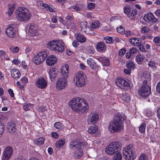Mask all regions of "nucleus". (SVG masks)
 Instances as JSON below:
<instances>
[{
  "instance_id": "nucleus-1",
  "label": "nucleus",
  "mask_w": 160,
  "mask_h": 160,
  "mask_svg": "<svg viewBox=\"0 0 160 160\" xmlns=\"http://www.w3.org/2000/svg\"><path fill=\"white\" fill-rule=\"evenodd\" d=\"M69 104L73 111L80 114L86 113L89 110L87 101L80 98H73L69 102Z\"/></svg>"
},
{
  "instance_id": "nucleus-2",
  "label": "nucleus",
  "mask_w": 160,
  "mask_h": 160,
  "mask_svg": "<svg viewBox=\"0 0 160 160\" xmlns=\"http://www.w3.org/2000/svg\"><path fill=\"white\" fill-rule=\"evenodd\" d=\"M124 120V116L120 114L115 115L113 119L108 124V129L111 133L120 132L124 129L122 122Z\"/></svg>"
},
{
  "instance_id": "nucleus-3",
  "label": "nucleus",
  "mask_w": 160,
  "mask_h": 160,
  "mask_svg": "<svg viewBox=\"0 0 160 160\" xmlns=\"http://www.w3.org/2000/svg\"><path fill=\"white\" fill-rule=\"evenodd\" d=\"M16 16L21 21H25L29 20L31 15L28 9L24 7H18L15 10Z\"/></svg>"
},
{
  "instance_id": "nucleus-4",
  "label": "nucleus",
  "mask_w": 160,
  "mask_h": 160,
  "mask_svg": "<svg viewBox=\"0 0 160 160\" xmlns=\"http://www.w3.org/2000/svg\"><path fill=\"white\" fill-rule=\"evenodd\" d=\"M47 46L50 49L56 52H62L64 50V43L61 40H53L49 42Z\"/></svg>"
},
{
  "instance_id": "nucleus-5",
  "label": "nucleus",
  "mask_w": 160,
  "mask_h": 160,
  "mask_svg": "<svg viewBox=\"0 0 160 160\" xmlns=\"http://www.w3.org/2000/svg\"><path fill=\"white\" fill-rule=\"evenodd\" d=\"M123 153L126 160H134L136 158V150L132 144L126 146L123 150Z\"/></svg>"
},
{
  "instance_id": "nucleus-6",
  "label": "nucleus",
  "mask_w": 160,
  "mask_h": 160,
  "mask_svg": "<svg viewBox=\"0 0 160 160\" xmlns=\"http://www.w3.org/2000/svg\"><path fill=\"white\" fill-rule=\"evenodd\" d=\"M83 142L80 141L71 142L69 144L71 148H76V150L74 153V156L77 158H80L83 155L82 148L83 147Z\"/></svg>"
},
{
  "instance_id": "nucleus-7",
  "label": "nucleus",
  "mask_w": 160,
  "mask_h": 160,
  "mask_svg": "<svg viewBox=\"0 0 160 160\" xmlns=\"http://www.w3.org/2000/svg\"><path fill=\"white\" fill-rule=\"evenodd\" d=\"M87 81L86 76L82 72H77L74 79V81L76 85L80 88L84 86Z\"/></svg>"
},
{
  "instance_id": "nucleus-8",
  "label": "nucleus",
  "mask_w": 160,
  "mask_h": 160,
  "mask_svg": "<svg viewBox=\"0 0 160 160\" xmlns=\"http://www.w3.org/2000/svg\"><path fill=\"white\" fill-rule=\"evenodd\" d=\"M121 144L119 142H112L106 148V152L109 155H113L121 150Z\"/></svg>"
},
{
  "instance_id": "nucleus-9",
  "label": "nucleus",
  "mask_w": 160,
  "mask_h": 160,
  "mask_svg": "<svg viewBox=\"0 0 160 160\" xmlns=\"http://www.w3.org/2000/svg\"><path fill=\"white\" fill-rule=\"evenodd\" d=\"M48 55V51L43 50L33 57V61L35 64L39 65L44 61Z\"/></svg>"
},
{
  "instance_id": "nucleus-10",
  "label": "nucleus",
  "mask_w": 160,
  "mask_h": 160,
  "mask_svg": "<svg viewBox=\"0 0 160 160\" xmlns=\"http://www.w3.org/2000/svg\"><path fill=\"white\" fill-rule=\"evenodd\" d=\"M115 83L117 86L123 89L128 90L132 88L131 84L128 83L125 79L121 78H116Z\"/></svg>"
},
{
  "instance_id": "nucleus-11",
  "label": "nucleus",
  "mask_w": 160,
  "mask_h": 160,
  "mask_svg": "<svg viewBox=\"0 0 160 160\" xmlns=\"http://www.w3.org/2000/svg\"><path fill=\"white\" fill-rule=\"evenodd\" d=\"M13 152V149L11 146L6 147L3 150L2 154V160H9L11 158Z\"/></svg>"
},
{
  "instance_id": "nucleus-12",
  "label": "nucleus",
  "mask_w": 160,
  "mask_h": 160,
  "mask_svg": "<svg viewBox=\"0 0 160 160\" xmlns=\"http://www.w3.org/2000/svg\"><path fill=\"white\" fill-rule=\"evenodd\" d=\"M67 78L62 77L58 79L56 83V88L58 90L63 89L65 88L67 84Z\"/></svg>"
},
{
  "instance_id": "nucleus-13",
  "label": "nucleus",
  "mask_w": 160,
  "mask_h": 160,
  "mask_svg": "<svg viewBox=\"0 0 160 160\" xmlns=\"http://www.w3.org/2000/svg\"><path fill=\"white\" fill-rule=\"evenodd\" d=\"M17 32L14 28V25H9L6 30L5 33L10 38H14L16 36Z\"/></svg>"
},
{
  "instance_id": "nucleus-14",
  "label": "nucleus",
  "mask_w": 160,
  "mask_h": 160,
  "mask_svg": "<svg viewBox=\"0 0 160 160\" xmlns=\"http://www.w3.org/2000/svg\"><path fill=\"white\" fill-rule=\"evenodd\" d=\"M99 115L95 112H91L88 116L87 122L88 124H96L99 120Z\"/></svg>"
},
{
  "instance_id": "nucleus-15",
  "label": "nucleus",
  "mask_w": 160,
  "mask_h": 160,
  "mask_svg": "<svg viewBox=\"0 0 160 160\" xmlns=\"http://www.w3.org/2000/svg\"><path fill=\"white\" fill-rule=\"evenodd\" d=\"M150 88L148 85L144 86L142 85L138 90L139 94L143 97H148L150 94Z\"/></svg>"
},
{
  "instance_id": "nucleus-16",
  "label": "nucleus",
  "mask_w": 160,
  "mask_h": 160,
  "mask_svg": "<svg viewBox=\"0 0 160 160\" xmlns=\"http://www.w3.org/2000/svg\"><path fill=\"white\" fill-rule=\"evenodd\" d=\"M36 87L40 89H44L47 85V80L42 77H41L37 79L35 82Z\"/></svg>"
},
{
  "instance_id": "nucleus-17",
  "label": "nucleus",
  "mask_w": 160,
  "mask_h": 160,
  "mask_svg": "<svg viewBox=\"0 0 160 160\" xmlns=\"http://www.w3.org/2000/svg\"><path fill=\"white\" fill-rule=\"evenodd\" d=\"M88 132L89 133L93 136H98L99 135L100 133L98 127L96 125L89 127Z\"/></svg>"
},
{
  "instance_id": "nucleus-18",
  "label": "nucleus",
  "mask_w": 160,
  "mask_h": 160,
  "mask_svg": "<svg viewBox=\"0 0 160 160\" xmlns=\"http://www.w3.org/2000/svg\"><path fill=\"white\" fill-rule=\"evenodd\" d=\"M81 28L82 32H84L87 34L90 33V28L88 26V23L85 21L78 22Z\"/></svg>"
},
{
  "instance_id": "nucleus-19",
  "label": "nucleus",
  "mask_w": 160,
  "mask_h": 160,
  "mask_svg": "<svg viewBox=\"0 0 160 160\" xmlns=\"http://www.w3.org/2000/svg\"><path fill=\"white\" fill-rule=\"evenodd\" d=\"M143 19L147 22H149L150 21L155 22L157 21V19L155 17L154 15L152 13L145 14L143 17Z\"/></svg>"
},
{
  "instance_id": "nucleus-20",
  "label": "nucleus",
  "mask_w": 160,
  "mask_h": 160,
  "mask_svg": "<svg viewBox=\"0 0 160 160\" xmlns=\"http://www.w3.org/2000/svg\"><path fill=\"white\" fill-rule=\"evenodd\" d=\"M57 60V58L54 55H49L46 59V62L48 65L52 66L55 63Z\"/></svg>"
},
{
  "instance_id": "nucleus-21",
  "label": "nucleus",
  "mask_w": 160,
  "mask_h": 160,
  "mask_svg": "<svg viewBox=\"0 0 160 160\" xmlns=\"http://www.w3.org/2000/svg\"><path fill=\"white\" fill-rule=\"evenodd\" d=\"M68 65L67 64H64L62 67L61 73L62 77L68 78Z\"/></svg>"
},
{
  "instance_id": "nucleus-22",
  "label": "nucleus",
  "mask_w": 160,
  "mask_h": 160,
  "mask_svg": "<svg viewBox=\"0 0 160 160\" xmlns=\"http://www.w3.org/2000/svg\"><path fill=\"white\" fill-rule=\"evenodd\" d=\"M58 69L53 67L50 69L48 74L51 81H52L54 80V78L58 75Z\"/></svg>"
},
{
  "instance_id": "nucleus-23",
  "label": "nucleus",
  "mask_w": 160,
  "mask_h": 160,
  "mask_svg": "<svg viewBox=\"0 0 160 160\" xmlns=\"http://www.w3.org/2000/svg\"><path fill=\"white\" fill-rule=\"evenodd\" d=\"M28 27L29 28L28 32L32 36L36 35L38 33L37 28L33 24L29 23Z\"/></svg>"
},
{
  "instance_id": "nucleus-24",
  "label": "nucleus",
  "mask_w": 160,
  "mask_h": 160,
  "mask_svg": "<svg viewBox=\"0 0 160 160\" xmlns=\"http://www.w3.org/2000/svg\"><path fill=\"white\" fill-rule=\"evenodd\" d=\"M141 39L137 38H131L129 39V42L132 45L138 47L141 45Z\"/></svg>"
},
{
  "instance_id": "nucleus-25",
  "label": "nucleus",
  "mask_w": 160,
  "mask_h": 160,
  "mask_svg": "<svg viewBox=\"0 0 160 160\" xmlns=\"http://www.w3.org/2000/svg\"><path fill=\"white\" fill-rule=\"evenodd\" d=\"M11 74L12 77L15 79L19 78L21 75L19 71L16 68L11 69Z\"/></svg>"
},
{
  "instance_id": "nucleus-26",
  "label": "nucleus",
  "mask_w": 160,
  "mask_h": 160,
  "mask_svg": "<svg viewBox=\"0 0 160 160\" xmlns=\"http://www.w3.org/2000/svg\"><path fill=\"white\" fill-rule=\"evenodd\" d=\"M16 124L13 122L8 123L7 125L8 131L11 133L14 132L16 131Z\"/></svg>"
},
{
  "instance_id": "nucleus-27",
  "label": "nucleus",
  "mask_w": 160,
  "mask_h": 160,
  "mask_svg": "<svg viewBox=\"0 0 160 160\" xmlns=\"http://www.w3.org/2000/svg\"><path fill=\"white\" fill-rule=\"evenodd\" d=\"M88 64L92 69H95L98 68V65L92 59L89 58L87 60Z\"/></svg>"
},
{
  "instance_id": "nucleus-28",
  "label": "nucleus",
  "mask_w": 160,
  "mask_h": 160,
  "mask_svg": "<svg viewBox=\"0 0 160 160\" xmlns=\"http://www.w3.org/2000/svg\"><path fill=\"white\" fill-rule=\"evenodd\" d=\"M121 98L125 102H129L130 100V97L129 95L125 92H123L121 96Z\"/></svg>"
},
{
  "instance_id": "nucleus-29",
  "label": "nucleus",
  "mask_w": 160,
  "mask_h": 160,
  "mask_svg": "<svg viewBox=\"0 0 160 160\" xmlns=\"http://www.w3.org/2000/svg\"><path fill=\"white\" fill-rule=\"evenodd\" d=\"M96 48L98 52H103L105 50V47L104 43L101 42L96 45Z\"/></svg>"
},
{
  "instance_id": "nucleus-30",
  "label": "nucleus",
  "mask_w": 160,
  "mask_h": 160,
  "mask_svg": "<svg viewBox=\"0 0 160 160\" xmlns=\"http://www.w3.org/2000/svg\"><path fill=\"white\" fill-rule=\"evenodd\" d=\"M76 37L77 40L81 43H84L86 40V38L84 35L79 33L77 34Z\"/></svg>"
},
{
  "instance_id": "nucleus-31",
  "label": "nucleus",
  "mask_w": 160,
  "mask_h": 160,
  "mask_svg": "<svg viewBox=\"0 0 160 160\" xmlns=\"http://www.w3.org/2000/svg\"><path fill=\"white\" fill-rule=\"evenodd\" d=\"M44 141L45 138L43 137H41L35 139L33 141V142L36 144L40 145L44 144Z\"/></svg>"
},
{
  "instance_id": "nucleus-32",
  "label": "nucleus",
  "mask_w": 160,
  "mask_h": 160,
  "mask_svg": "<svg viewBox=\"0 0 160 160\" xmlns=\"http://www.w3.org/2000/svg\"><path fill=\"white\" fill-rule=\"evenodd\" d=\"M74 18V17L73 16L70 15L69 13H68L65 18L66 20L65 25L73 21Z\"/></svg>"
},
{
  "instance_id": "nucleus-33",
  "label": "nucleus",
  "mask_w": 160,
  "mask_h": 160,
  "mask_svg": "<svg viewBox=\"0 0 160 160\" xmlns=\"http://www.w3.org/2000/svg\"><path fill=\"white\" fill-rule=\"evenodd\" d=\"M148 66L153 70H155L157 68V64L155 61H150L148 62Z\"/></svg>"
},
{
  "instance_id": "nucleus-34",
  "label": "nucleus",
  "mask_w": 160,
  "mask_h": 160,
  "mask_svg": "<svg viewBox=\"0 0 160 160\" xmlns=\"http://www.w3.org/2000/svg\"><path fill=\"white\" fill-rule=\"evenodd\" d=\"M112 158L113 160H122V155L120 151L115 153Z\"/></svg>"
},
{
  "instance_id": "nucleus-35",
  "label": "nucleus",
  "mask_w": 160,
  "mask_h": 160,
  "mask_svg": "<svg viewBox=\"0 0 160 160\" xmlns=\"http://www.w3.org/2000/svg\"><path fill=\"white\" fill-rule=\"evenodd\" d=\"M15 9V7L14 5H11L8 6L7 11L6 12V14L9 16H11L13 13L14 10Z\"/></svg>"
},
{
  "instance_id": "nucleus-36",
  "label": "nucleus",
  "mask_w": 160,
  "mask_h": 160,
  "mask_svg": "<svg viewBox=\"0 0 160 160\" xmlns=\"http://www.w3.org/2000/svg\"><path fill=\"white\" fill-rule=\"evenodd\" d=\"M22 108L25 111L30 110L33 108V105L30 103H25L23 105Z\"/></svg>"
},
{
  "instance_id": "nucleus-37",
  "label": "nucleus",
  "mask_w": 160,
  "mask_h": 160,
  "mask_svg": "<svg viewBox=\"0 0 160 160\" xmlns=\"http://www.w3.org/2000/svg\"><path fill=\"white\" fill-rule=\"evenodd\" d=\"M144 59V57L141 54H139L136 57L137 62L139 64H141Z\"/></svg>"
},
{
  "instance_id": "nucleus-38",
  "label": "nucleus",
  "mask_w": 160,
  "mask_h": 160,
  "mask_svg": "<svg viewBox=\"0 0 160 160\" xmlns=\"http://www.w3.org/2000/svg\"><path fill=\"white\" fill-rule=\"evenodd\" d=\"M100 24V22L98 20H93L91 23V26L93 29L97 28L99 27Z\"/></svg>"
},
{
  "instance_id": "nucleus-39",
  "label": "nucleus",
  "mask_w": 160,
  "mask_h": 160,
  "mask_svg": "<svg viewBox=\"0 0 160 160\" xmlns=\"http://www.w3.org/2000/svg\"><path fill=\"white\" fill-rule=\"evenodd\" d=\"M137 12L136 10H133L131 12L130 11L128 15V17L130 19H134L135 18V16L136 15Z\"/></svg>"
},
{
  "instance_id": "nucleus-40",
  "label": "nucleus",
  "mask_w": 160,
  "mask_h": 160,
  "mask_svg": "<svg viewBox=\"0 0 160 160\" xmlns=\"http://www.w3.org/2000/svg\"><path fill=\"white\" fill-rule=\"evenodd\" d=\"M65 143V141L63 139H61L58 141L56 143V146L57 148H60L62 147Z\"/></svg>"
},
{
  "instance_id": "nucleus-41",
  "label": "nucleus",
  "mask_w": 160,
  "mask_h": 160,
  "mask_svg": "<svg viewBox=\"0 0 160 160\" xmlns=\"http://www.w3.org/2000/svg\"><path fill=\"white\" fill-rule=\"evenodd\" d=\"M149 28L147 26H144L140 29L141 32L143 34H146L150 31Z\"/></svg>"
},
{
  "instance_id": "nucleus-42",
  "label": "nucleus",
  "mask_w": 160,
  "mask_h": 160,
  "mask_svg": "<svg viewBox=\"0 0 160 160\" xmlns=\"http://www.w3.org/2000/svg\"><path fill=\"white\" fill-rule=\"evenodd\" d=\"M66 26L68 28H71L73 30L77 29V26L75 24L74 21Z\"/></svg>"
},
{
  "instance_id": "nucleus-43",
  "label": "nucleus",
  "mask_w": 160,
  "mask_h": 160,
  "mask_svg": "<svg viewBox=\"0 0 160 160\" xmlns=\"http://www.w3.org/2000/svg\"><path fill=\"white\" fill-rule=\"evenodd\" d=\"M9 49L10 51L13 53H17L19 50V48L18 47H15L13 46H10Z\"/></svg>"
},
{
  "instance_id": "nucleus-44",
  "label": "nucleus",
  "mask_w": 160,
  "mask_h": 160,
  "mask_svg": "<svg viewBox=\"0 0 160 160\" xmlns=\"http://www.w3.org/2000/svg\"><path fill=\"white\" fill-rule=\"evenodd\" d=\"M37 5L38 7L41 9H45L46 7L47 6V4H44L42 2L40 1L37 3Z\"/></svg>"
},
{
  "instance_id": "nucleus-45",
  "label": "nucleus",
  "mask_w": 160,
  "mask_h": 160,
  "mask_svg": "<svg viewBox=\"0 0 160 160\" xmlns=\"http://www.w3.org/2000/svg\"><path fill=\"white\" fill-rule=\"evenodd\" d=\"M54 127L57 129H61L63 126L62 123L60 122H57L55 123L54 124Z\"/></svg>"
},
{
  "instance_id": "nucleus-46",
  "label": "nucleus",
  "mask_w": 160,
  "mask_h": 160,
  "mask_svg": "<svg viewBox=\"0 0 160 160\" xmlns=\"http://www.w3.org/2000/svg\"><path fill=\"white\" fill-rule=\"evenodd\" d=\"M146 127V124L144 123H142L139 127V131L141 132H145Z\"/></svg>"
},
{
  "instance_id": "nucleus-47",
  "label": "nucleus",
  "mask_w": 160,
  "mask_h": 160,
  "mask_svg": "<svg viewBox=\"0 0 160 160\" xmlns=\"http://www.w3.org/2000/svg\"><path fill=\"white\" fill-rule=\"evenodd\" d=\"M126 68L130 69H133L135 68V65L133 62H130L126 65Z\"/></svg>"
},
{
  "instance_id": "nucleus-48",
  "label": "nucleus",
  "mask_w": 160,
  "mask_h": 160,
  "mask_svg": "<svg viewBox=\"0 0 160 160\" xmlns=\"http://www.w3.org/2000/svg\"><path fill=\"white\" fill-rule=\"evenodd\" d=\"M117 32L122 34L124 33V29L121 26H119L117 28Z\"/></svg>"
},
{
  "instance_id": "nucleus-49",
  "label": "nucleus",
  "mask_w": 160,
  "mask_h": 160,
  "mask_svg": "<svg viewBox=\"0 0 160 160\" xmlns=\"http://www.w3.org/2000/svg\"><path fill=\"white\" fill-rule=\"evenodd\" d=\"M153 41L155 44L160 46V37H157L154 38Z\"/></svg>"
},
{
  "instance_id": "nucleus-50",
  "label": "nucleus",
  "mask_w": 160,
  "mask_h": 160,
  "mask_svg": "<svg viewBox=\"0 0 160 160\" xmlns=\"http://www.w3.org/2000/svg\"><path fill=\"white\" fill-rule=\"evenodd\" d=\"M104 39L107 43L110 44L112 43V39L111 37H107L104 38Z\"/></svg>"
},
{
  "instance_id": "nucleus-51",
  "label": "nucleus",
  "mask_w": 160,
  "mask_h": 160,
  "mask_svg": "<svg viewBox=\"0 0 160 160\" xmlns=\"http://www.w3.org/2000/svg\"><path fill=\"white\" fill-rule=\"evenodd\" d=\"M22 85L24 86L28 82V79L26 77H22L20 79Z\"/></svg>"
},
{
  "instance_id": "nucleus-52",
  "label": "nucleus",
  "mask_w": 160,
  "mask_h": 160,
  "mask_svg": "<svg viewBox=\"0 0 160 160\" xmlns=\"http://www.w3.org/2000/svg\"><path fill=\"white\" fill-rule=\"evenodd\" d=\"M138 160H148V156L145 154H141L139 157Z\"/></svg>"
},
{
  "instance_id": "nucleus-53",
  "label": "nucleus",
  "mask_w": 160,
  "mask_h": 160,
  "mask_svg": "<svg viewBox=\"0 0 160 160\" xmlns=\"http://www.w3.org/2000/svg\"><path fill=\"white\" fill-rule=\"evenodd\" d=\"M124 13L127 15V16H128V15L131 11L130 7L129 6L125 7L124 8Z\"/></svg>"
},
{
  "instance_id": "nucleus-54",
  "label": "nucleus",
  "mask_w": 160,
  "mask_h": 160,
  "mask_svg": "<svg viewBox=\"0 0 160 160\" xmlns=\"http://www.w3.org/2000/svg\"><path fill=\"white\" fill-rule=\"evenodd\" d=\"M126 52V50L125 48H122L119 51L118 54L119 56H122Z\"/></svg>"
},
{
  "instance_id": "nucleus-55",
  "label": "nucleus",
  "mask_w": 160,
  "mask_h": 160,
  "mask_svg": "<svg viewBox=\"0 0 160 160\" xmlns=\"http://www.w3.org/2000/svg\"><path fill=\"white\" fill-rule=\"evenodd\" d=\"M88 53L90 54H92L94 52V48L92 47H89L87 50Z\"/></svg>"
},
{
  "instance_id": "nucleus-56",
  "label": "nucleus",
  "mask_w": 160,
  "mask_h": 160,
  "mask_svg": "<svg viewBox=\"0 0 160 160\" xmlns=\"http://www.w3.org/2000/svg\"><path fill=\"white\" fill-rule=\"evenodd\" d=\"M102 64L106 66H108L110 64L109 61L108 59H104L102 62Z\"/></svg>"
},
{
  "instance_id": "nucleus-57",
  "label": "nucleus",
  "mask_w": 160,
  "mask_h": 160,
  "mask_svg": "<svg viewBox=\"0 0 160 160\" xmlns=\"http://www.w3.org/2000/svg\"><path fill=\"white\" fill-rule=\"evenodd\" d=\"M88 8L89 9L94 8L95 7V4L94 3H90L88 5Z\"/></svg>"
},
{
  "instance_id": "nucleus-58",
  "label": "nucleus",
  "mask_w": 160,
  "mask_h": 160,
  "mask_svg": "<svg viewBox=\"0 0 160 160\" xmlns=\"http://www.w3.org/2000/svg\"><path fill=\"white\" fill-rule=\"evenodd\" d=\"M124 33L126 37H130L132 36L133 33H132L130 31H126L124 32Z\"/></svg>"
},
{
  "instance_id": "nucleus-59",
  "label": "nucleus",
  "mask_w": 160,
  "mask_h": 160,
  "mask_svg": "<svg viewBox=\"0 0 160 160\" xmlns=\"http://www.w3.org/2000/svg\"><path fill=\"white\" fill-rule=\"evenodd\" d=\"M137 51V49L135 48H132L130 49L129 52L132 54L135 53Z\"/></svg>"
},
{
  "instance_id": "nucleus-60",
  "label": "nucleus",
  "mask_w": 160,
  "mask_h": 160,
  "mask_svg": "<svg viewBox=\"0 0 160 160\" xmlns=\"http://www.w3.org/2000/svg\"><path fill=\"white\" fill-rule=\"evenodd\" d=\"M139 48V50L140 51L142 52H146L147 51L146 49H145V47L144 46H142L141 44L139 47H138Z\"/></svg>"
},
{
  "instance_id": "nucleus-61",
  "label": "nucleus",
  "mask_w": 160,
  "mask_h": 160,
  "mask_svg": "<svg viewBox=\"0 0 160 160\" xmlns=\"http://www.w3.org/2000/svg\"><path fill=\"white\" fill-rule=\"evenodd\" d=\"M4 130V125L0 123V134L2 133Z\"/></svg>"
},
{
  "instance_id": "nucleus-62",
  "label": "nucleus",
  "mask_w": 160,
  "mask_h": 160,
  "mask_svg": "<svg viewBox=\"0 0 160 160\" xmlns=\"http://www.w3.org/2000/svg\"><path fill=\"white\" fill-rule=\"evenodd\" d=\"M79 41L74 40L72 42V45L74 47H78L79 45Z\"/></svg>"
},
{
  "instance_id": "nucleus-63",
  "label": "nucleus",
  "mask_w": 160,
  "mask_h": 160,
  "mask_svg": "<svg viewBox=\"0 0 160 160\" xmlns=\"http://www.w3.org/2000/svg\"><path fill=\"white\" fill-rule=\"evenodd\" d=\"M124 72L125 74L129 75L131 73V69L126 68L124 69Z\"/></svg>"
},
{
  "instance_id": "nucleus-64",
  "label": "nucleus",
  "mask_w": 160,
  "mask_h": 160,
  "mask_svg": "<svg viewBox=\"0 0 160 160\" xmlns=\"http://www.w3.org/2000/svg\"><path fill=\"white\" fill-rule=\"evenodd\" d=\"M154 14L160 18V9H157L155 11Z\"/></svg>"
}]
</instances>
